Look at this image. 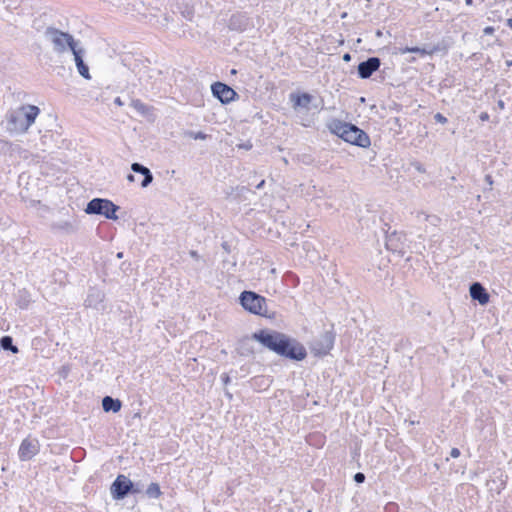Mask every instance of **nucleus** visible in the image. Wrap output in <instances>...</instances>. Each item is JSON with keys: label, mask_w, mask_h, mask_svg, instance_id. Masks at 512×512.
Instances as JSON below:
<instances>
[{"label": "nucleus", "mask_w": 512, "mask_h": 512, "mask_svg": "<svg viewBox=\"0 0 512 512\" xmlns=\"http://www.w3.org/2000/svg\"><path fill=\"white\" fill-rule=\"evenodd\" d=\"M252 339L275 353L293 360L301 361L307 355L304 346L298 341L283 333L271 330H260L255 332L251 339H243L240 344L241 355H249L253 352L250 347Z\"/></svg>", "instance_id": "1"}, {"label": "nucleus", "mask_w": 512, "mask_h": 512, "mask_svg": "<svg viewBox=\"0 0 512 512\" xmlns=\"http://www.w3.org/2000/svg\"><path fill=\"white\" fill-rule=\"evenodd\" d=\"M40 109L35 105H22L7 115V130L12 134H23L35 122Z\"/></svg>", "instance_id": "2"}, {"label": "nucleus", "mask_w": 512, "mask_h": 512, "mask_svg": "<svg viewBox=\"0 0 512 512\" xmlns=\"http://www.w3.org/2000/svg\"><path fill=\"white\" fill-rule=\"evenodd\" d=\"M328 128L333 134L348 143L363 148L370 146L369 136L353 124L334 119L328 124Z\"/></svg>", "instance_id": "3"}, {"label": "nucleus", "mask_w": 512, "mask_h": 512, "mask_svg": "<svg viewBox=\"0 0 512 512\" xmlns=\"http://www.w3.org/2000/svg\"><path fill=\"white\" fill-rule=\"evenodd\" d=\"M44 36L58 56H64L71 53L79 44H81V42L76 40L73 35L54 27H48L44 32Z\"/></svg>", "instance_id": "4"}, {"label": "nucleus", "mask_w": 512, "mask_h": 512, "mask_svg": "<svg viewBox=\"0 0 512 512\" xmlns=\"http://www.w3.org/2000/svg\"><path fill=\"white\" fill-rule=\"evenodd\" d=\"M119 206L115 205L112 201L103 198H94L86 206L85 212L87 214L103 215L107 219L117 220L116 212Z\"/></svg>", "instance_id": "5"}, {"label": "nucleus", "mask_w": 512, "mask_h": 512, "mask_svg": "<svg viewBox=\"0 0 512 512\" xmlns=\"http://www.w3.org/2000/svg\"><path fill=\"white\" fill-rule=\"evenodd\" d=\"M243 308L256 315H265L267 312L266 299L254 292L244 291L240 295Z\"/></svg>", "instance_id": "6"}, {"label": "nucleus", "mask_w": 512, "mask_h": 512, "mask_svg": "<svg viewBox=\"0 0 512 512\" xmlns=\"http://www.w3.org/2000/svg\"><path fill=\"white\" fill-rule=\"evenodd\" d=\"M134 485L131 480H129L124 475H119L111 486V494L114 499L121 500L124 499L128 493H135L137 490L133 489Z\"/></svg>", "instance_id": "7"}, {"label": "nucleus", "mask_w": 512, "mask_h": 512, "mask_svg": "<svg viewBox=\"0 0 512 512\" xmlns=\"http://www.w3.org/2000/svg\"><path fill=\"white\" fill-rule=\"evenodd\" d=\"M211 90L213 95L224 104L233 101L237 96V93L231 87L221 82L214 83Z\"/></svg>", "instance_id": "8"}, {"label": "nucleus", "mask_w": 512, "mask_h": 512, "mask_svg": "<svg viewBox=\"0 0 512 512\" xmlns=\"http://www.w3.org/2000/svg\"><path fill=\"white\" fill-rule=\"evenodd\" d=\"M71 54L73 55L75 65L77 67L79 74L87 80L91 79L89 68L85 64L83 59L85 55V49L82 46V44H79L77 48H75V50L71 52Z\"/></svg>", "instance_id": "9"}, {"label": "nucleus", "mask_w": 512, "mask_h": 512, "mask_svg": "<svg viewBox=\"0 0 512 512\" xmlns=\"http://www.w3.org/2000/svg\"><path fill=\"white\" fill-rule=\"evenodd\" d=\"M379 67V58L371 57L358 65L359 76L363 79L369 78L372 75V73L375 72Z\"/></svg>", "instance_id": "10"}, {"label": "nucleus", "mask_w": 512, "mask_h": 512, "mask_svg": "<svg viewBox=\"0 0 512 512\" xmlns=\"http://www.w3.org/2000/svg\"><path fill=\"white\" fill-rule=\"evenodd\" d=\"M289 99L295 111L303 108L308 110L313 97L308 93H291Z\"/></svg>", "instance_id": "11"}, {"label": "nucleus", "mask_w": 512, "mask_h": 512, "mask_svg": "<svg viewBox=\"0 0 512 512\" xmlns=\"http://www.w3.org/2000/svg\"><path fill=\"white\" fill-rule=\"evenodd\" d=\"M470 295L472 299L477 300L481 305H486L490 299L485 288L478 282H475L470 286Z\"/></svg>", "instance_id": "12"}, {"label": "nucleus", "mask_w": 512, "mask_h": 512, "mask_svg": "<svg viewBox=\"0 0 512 512\" xmlns=\"http://www.w3.org/2000/svg\"><path fill=\"white\" fill-rule=\"evenodd\" d=\"M131 169L133 172L140 173L141 176H144V179L141 183L143 188H146L153 181V175L147 167L139 163H133L131 165Z\"/></svg>", "instance_id": "13"}, {"label": "nucleus", "mask_w": 512, "mask_h": 512, "mask_svg": "<svg viewBox=\"0 0 512 512\" xmlns=\"http://www.w3.org/2000/svg\"><path fill=\"white\" fill-rule=\"evenodd\" d=\"M122 403L119 399H114L110 396H105L102 400V407L105 412L117 413L120 411Z\"/></svg>", "instance_id": "14"}, {"label": "nucleus", "mask_w": 512, "mask_h": 512, "mask_svg": "<svg viewBox=\"0 0 512 512\" xmlns=\"http://www.w3.org/2000/svg\"><path fill=\"white\" fill-rule=\"evenodd\" d=\"M505 485L506 481L502 478V475L498 478H491L486 482L488 490L495 492L496 494H500L501 491L505 488Z\"/></svg>", "instance_id": "15"}, {"label": "nucleus", "mask_w": 512, "mask_h": 512, "mask_svg": "<svg viewBox=\"0 0 512 512\" xmlns=\"http://www.w3.org/2000/svg\"><path fill=\"white\" fill-rule=\"evenodd\" d=\"M436 51L435 48L427 50L426 48H420V47H403L398 48L397 53L399 54H406V53H418L420 55H432Z\"/></svg>", "instance_id": "16"}, {"label": "nucleus", "mask_w": 512, "mask_h": 512, "mask_svg": "<svg viewBox=\"0 0 512 512\" xmlns=\"http://www.w3.org/2000/svg\"><path fill=\"white\" fill-rule=\"evenodd\" d=\"M146 495L149 498H158L161 495L160 486L157 483H151L146 489Z\"/></svg>", "instance_id": "17"}, {"label": "nucleus", "mask_w": 512, "mask_h": 512, "mask_svg": "<svg viewBox=\"0 0 512 512\" xmlns=\"http://www.w3.org/2000/svg\"><path fill=\"white\" fill-rule=\"evenodd\" d=\"M1 346L5 349V350H10L12 351L13 353H17L18 352V348L16 346L13 345L12 343V338L10 336H4L2 337L1 339Z\"/></svg>", "instance_id": "18"}, {"label": "nucleus", "mask_w": 512, "mask_h": 512, "mask_svg": "<svg viewBox=\"0 0 512 512\" xmlns=\"http://www.w3.org/2000/svg\"><path fill=\"white\" fill-rule=\"evenodd\" d=\"M133 108L138 111L139 113L145 115V114H148L150 109L144 104L142 103L141 101L139 100H134L132 101V104Z\"/></svg>", "instance_id": "19"}, {"label": "nucleus", "mask_w": 512, "mask_h": 512, "mask_svg": "<svg viewBox=\"0 0 512 512\" xmlns=\"http://www.w3.org/2000/svg\"><path fill=\"white\" fill-rule=\"evenodd\" d=\"M37 450H18V457L21 461L32 459L36 455Z\"/></svg>", "instance_id": "20"}, {"label": "nucleus", "mask_w": 512, "mask_h": 512, "mask_svg": "<svg viewBox=\"0 0 512 512\" xmlns=\"http://www.w3.org/2000/svg\"><path fill=\"white\" fill-rule=\"evenodd\" d=\"M185 136L190 138V139H194V140H205L207 139V135L201 131L199 132H194V131H187L185 133Z\"/></svg>", "instance_id": "21"}, {"label": "nucleus", "mask_w": 512, "mask_h": 512, "mask_svg": "<svg viewBox=\"0 0 512 512\" xmlns=\"http://www.w3.org/2000/svg\"><path fill=\"white\" fill-rule=\"evenodd\" d=\"M366 477L365 475L362 473V472H357L355 475H354V481L358 484H361L365 481Z\"/></svg>", "instance_id": "22"}, {"label": "nucleus", "mask_w": 512, "mask_h": 512, "mask_svg": "<svg viewBox=\"0 0 512 512\" xmlns=\"http://www.w3.org/2000/svg\"><path fill=\"white\" fill-rule=\"evenodd\" d=\"M435 120L441 124L447 123V118L443 116L441 113H436L434 116Z\"/></svg>", "instance_id": "23"}, {"label": "nucleus", "mask_w": 512, "mask_h": 512, "mask_svg": "<svg viewBox=\"0 0 512 512\" xmlns=\"http://www.w3.org/2000/svg\"><path fill=\"white\" fill-rule=\"evenodd\" d=\"M35 444L30 440H24L20 446V448L26 449V448H34Z\"/></svg>", "instance_id": "24"}, {"label": "nucleus", "mask_w": 512, "mask_h": 512, "mask_svg": "<svg viewBox=\"0 0 512 512\" xmlns=\"http://www.w3.org/2000/svg\"><path fill=\"white\" fill-rule=\"evenodd\" d=\"M189 254H190V256H191L192 258H194L195 260H199V259H200L199 254H198V253H197V251H195V250H191V251L189 252Z\"/></svg>", "instance_id": "25"}, {"label": "nucleus", "mask_w": 512, "mask_h": 512, "mask_svg": "<svg viewBox=\"0 0 512 512\" xmlns=\"http://www.w3.org/2000/svg\"><path fill=\"white\" fill-rule=\"evenodd\" d=\"M460 456V450H451L450 451V457L457 458Z\"/></svg>", "instance_id": "26"}, {"label": "nucleus", "mask_w": 512, "mask_h": 512, "mask_svg": "<svg viewBox=\"0 0 512 512\" xmlns=\"http://www.w3.org/2000/svg\"><path fill=\"white\" fill-rule=\"evenodd\" d=\"M359 457H360L359 451L358 450H354V452L352 453V456H351L352 460L353 461H358Z\"/></svg>", "instance_id": "27"}, {"label": "nucleus", "mask_w": 512, "mask_h": 512, "mask_svg": "<svg viewBox=\"0 0 512 512\" xmlns=\"http://www.w3.org/2000/svg\"><path fill=\"white\" fill-rule=\"evenodd\" d=\"M479 118L481 121H486L489 119V115L486 112H483L480 114Z\"/></svg>", "instance_id": "28"}, {"label": "nucleus", "mask_w": 512, "mask_h": 512, "mask_svg": "<svg viewBox=\"0 0 512 512\" xmlns=\"http://www.w3.org/2000/svg\"><path fill=\"white\" fill-rule=\"evenodd\" d=\"M493 32H494V28L493 27L488 26V27H486L484 29V33L485 34H493Z\"/></svg>", "instance_id": "29"}, {"label": "nucleus", "mask_w": 512, "mask_h": 512, "mask_svg": "<svg viewBox=\"0 0 512 512\" xmlns=\"http://www.w3.org/2000/svg\"><path fill=\"white\" fill-rule=\"evenodd\" d=\"M114 103L118 106H122L123 105V102L121 100V98L117 97L115 100H114Z\"/></svg>", "instance_id": "30"}, {"label": "nucleus", "mask_w": 512, "mask_h": 512, "mask_svg": "<svg viewBox=\"0 0 512 512\" xmlns=\"http://www.w3.org/2000/svg\"><path fill=\"white\" fill-rule=\"evenodd\" d=\"M485 180H486V182H487L488 184H490V185L493 183V181H492V177H491L490 175H486Z\"/></svg>", "instance_id": "31"}, {"label": "nucleus", "mask_w": 512, "mask_h": 512, "mask_svg": "<svg viewBox=\"0 0 512 512\" xmlns=\"http://www.w3.org/2000/svg\"><path fill=\"white\" fill-rule=\"evenodd\" d=\"M350 59H351L350 54H348V53L344 54V56H343V60H344V61H347V62H348V61H350Z\"/></svg>", "instance_id": "32"}, {"label": "nucleus", "mask_w": 512, "mask_h": 512, "mask_svg": "<svg viewBox=\"0 0 512 512\" xmlns=\"http://www.w3.org/2000/svg\"><path fill=\"white\" fill-rule=\"evenodd\" d=\"M127 180H128L129 182H134L135 178H134V176H133L132 174H129V175L127 176Z\"/></svg>", "instance_id": "33"}, {"label": "nucleus", "mask_w": 512, "mask_h": 512, "mask_svg": "<svg viewBox=\"0 0 512 512\" xmlns=\"http://www.w3.org/2000/svg\"><path fill=\"white\" fill-rule=\"evenodd\" d=\"M498 106L500 109H504V102L502 100L498 101Z\"/></svg>", "instance_id": "34"}, {"label": "nucleus", "mask_w": 512, "mask_h": 512, "mask_svg": "<svg viewBox=\"0 0 512 512\" xmlns=\"http://www.w3.org/2000/svg\"><path fill=\"white\" fill-rule=\"evenodd\" d=\"M264 183H265V181H264V180H262V181H261V182L256 186V188H257V189H261V188L263 187Z\"/></svg>", "instance_id": "35"}, {"label": "nucleus", "mask_w": 512, "mask_h": 512, "mask_svg": "<svg viewBox=\"0 0 512 512\" xmlns=\"http://www.w3.org/2000/svg\"><path fill=\"white\" fill-rule=\"evenodd\" d=\"M393 508H394V506L390 505V506L386 507V510H388L390 512V511H392Z\"/></svg>", "instance_id": "36"}, {"label": "nucleus", "mask_w": 512, "mask_h": 512, "mask_svg": "<svg viewBox=\"0 0 512 512\" xmlns=\"http://www.w3.org/2000/svg\"><path fill=\"white\" fill-rule=\"evenodd\" d=\"M229 382V377L228 376H225L224 377V383L227 384Z\"/></svg>", "instance_id": "37"}, {"label": "nucleus", "mask_w": 512, "mask_h": 512, "mask_svg": "<svg viewBox=\"0 0 512 512\" xmlns=\"http://www.w3.org/2000/svg\"><path fill=\"white\" fill-rule=\"evenodd\" d=\"M122 257H123V253H122V252H119V253L117 254V258L121 259Z\"/></svg>", "instance_id": "38"}, {"label": "nucleus", "mask_w": 512, "mask_h": 512, "mask_svg": "<svg viewBox=\"0 0 512 512\" xmlns=\"http://www.w3.org/2000/svg\"><path fill=\"white\" fill-rule=\"evenodd\" d=\"M473 1L472 0H466V4L467 5H472Z\"/></svg>", "instance_id": "39"}, {"label": "nucleus", "mask_w": 512, "mask_h": 512, "mask_svg": "<svg viewBox=\"0 0 512 512\" xmlns=\"http://www.w3.org/2000/svg\"><path fill=\"white\" fill-rule=\"evenodd\" d=\"M506 64H507L508 67H510L512 65V61L509 60V61L506 62Z\"/></svg>", "instance_id": "40"}, {"label": "nucleus", "mask_w": 512, "mask_h": 512, "mask_svg": "<svg viewBox=\"0 0 512 512\" xmlns=\"http://www.w3.org/2000/svg\"><path fill=\"white\" fill-rule=\"evenodd\" d=\"M508 24H509V26L512 28V19H509V20H508Z\"/></svg>", "instance_id": "41"}, {"label": "nucleus", "mask_w": 512, "mask_h": 512, "mask_svg": "<svg viewBox=\"0 0 512 512\" xmlns=\"http://www.w3.org/2000/svg\"><path fill=\"white\" fill-rule=\"evenodd\" d=\"M330 348H331V341H329V344H328L327 350H329Z\"/></svg>", "instance_id": "42"}, {"label": "nucleus", "mask_w": 512, "mask_h": 512, "mask_svg": "<svg viewBox=\"0 0 512 512\" xmlns=\"http://www.w3.org/2000/svg\"><path fill=\"white\" fill-rule=\"evenodd\" d=\"M63 373H68V370H66L65 368H63Z\"/></svg>", "instance_id": "43"}, {"label": "nucleus", "mask_w": 512, "mask_h": 512, "mask_svg": "<svg viewBox=\"0 0 512 512\" xmlns=\"http://www.w3.org/2000/svg\"><path fill=\"white\" fill-rule=\"evenodd\" d=\"M63 373H68V370H66L65 368H63Z\"/></svg>", "instance_id": "44"}]
</instances>
